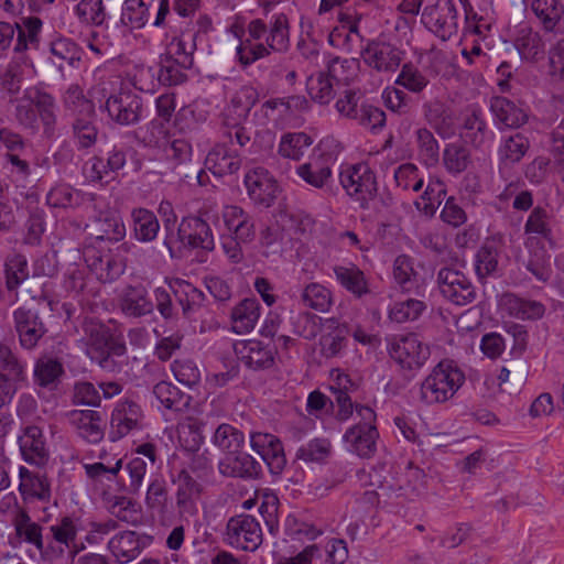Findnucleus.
I'll return each instance as SVG.
<instances>
[{
    "label": "nucleus",
    "mask_w": 564,
    "mask_h": 564,
    "mask_svg": "<svg viewBox=\"0 0 564 564\" xmlns=\"http://www.w3.org/2000/svg\"><path fill=\"white\" fill-rule=\"evenodd\" d=\"M14 118L32 134L37 133L40 119L44 137L51 139L55 135L57 123L55 98L35 86L28 87L22 97L17 99Z\"/></svg>",
    "instance_id": "nucleus-1"
},
{
    "label": "nucleus",
    "mask_w": 564,
    "mask_h": 564,
    "mask_svg": "<svg viewBox=\"0 0 564 564\" xmlns=\"http://www.w3.org/2000/svg\"><path fill=\"white\" fill-rule=\"evenodd\" d=\"M465 382L464 372L452 362L441 361L423 380L420 400L427 405L452 399Z\"/></svg>",
    "instance_id": "nucleus-2"
},
{
    "label": "nucleus",
    "mask_w": 564,
    "mask_h": 564,
    "mask_svg": "<svg viewBox=\"0 0 564 564\" xmlns=\"http://www.w3.org/2000/svg\"><path fill=\"white\" fill-rule=\"evenodd\" d=\"M265 42L267 46L262 43L253 44L250 39L241 41L236 56L243 68L270 55V50L285 52L289 48V22L285 14L273 17Z\"/></svg>",
    "instance_id": "nucleus-3"
},
{
    "label": "nucleus",
    "mask_w": 564,
    "mask_h": 564,
    "mask_svg": "<svg viewBox=\"0 0 564 564\" xmlns=\"http://www.w3.org/2000/svg\"><path fill=\"white\" fill-rule=\"evenodd\" d=\"M360 422L349 427L344 434L347 449L360 458H371L377 452L379 432L375 425L376 413L366 405L356 406Z\"/></svg>",
    "instance_id": "nucleus-4"
},
{
    "label": "nucleus",
    "mask_w": 564,
    "mask_h": 564,
    "mask_svg": "<svg viewBox=\"0 0 564 564\" xmlns=\"http://www.w3.org/2000/svg\"><path fill=\"white\" fill-rule=\"evenodd\" d=\"M458 1L459 0H436L435 3L426 6L423 9L421 22L442 41H447L457 34Z\"/></svg>",
    "instance_id": "nucleus-5"
},
{
    "label": "nucleus",
    "mask_w": 564,
    "mask_h": 564,
    "mask_svg": "<svg viewBox=\"0 0 564 564\" xmlns=\"http://www.w3.org/2000/svg\"><path fill=\"white\" fill-rule=\"evenodd\" d=\"M13 329L20 346L33 350L47 333V327L36 305L24 304L12 313Z\"/></svg>",
    "instance_id": "nucleus-6"
},
{
    "label": "nucleus",
    "mask_w": 564,
    "mask_h": 564,
    "mask_svg": "<svg viewBox=\"0 0 564 564\" xmlns=\"http://www.w3.org/2000/svg\"><path fill=\"white\" fill-rule=\"evenodd\" d=\"M437 284L441 294L455 305H467L476 299V288L470 279L460 270L443 267L437 273Z\"/></svg>",
    "instance_id": "nucleus-7"
},
{
    "label": "nucleus",
    "mask_w": 564,
    "mask_h": 564,
    "mask_svg": "<svg viewBox=\"0 0 564 564\" xmlns=\"http://www.w3.org/2000/svg\"><path fill=\"white\" fill-rule=\"evenodd\" d=\"M339 181L347 195L358 204L362 202L367 205V198H370L378 186L376 174L365 163L344 166Z\"/></svg>",
    "instance_id": "nucleus-8"
},
{
    "label": "nucleus",
    "mask_w": 564,
    "mask_h": 564,
    "mask_svg": "<svg viewBox=\"0 0 564 564\" xmlns=\"http://www.w3.org/2000/svg\"><path fill=\"white\" fill-rule=\"evenodd\" d=\"M102 109L120 126L137 124L143 112L142 98L131 90H120L107 98Z\"/></svg>",
    "instance_id": "nucleus-9"
},
{
    "label": "nucleus",
    "mask_w": 564,
    "mask_h": 564,
    "mask_svg": "<svg viewBox=\"0 0 564 564\" xmlns=\"http://www.w3.org/2000/svg\"><path fill=\"white\" fill-rule=\"evenodd\" d=\"M227 541L234 547L254 552L262 543L260 523L249 514L231 518L227 523Z\"/></svg>",
    "instance_id": "nucleus-10"
},
{
    "label": "nucleus",
    "mask_w": 564,
    "mask_h": 564,
    "mask_svg": "<svg viewBox=\"0 0 564 564\" xmlns=\"http://www.w3.org/2000/svg\"><path fill=\"white\" fill-rule=\"evenodd\" d=\"M24 26L21 28L18 23L15 26L8 22L0 21V54L9 48L13 41L15 31L17 42L14 52L20 53L29 48V45L37 43V36L42 28V21L39 18L31 17L24 19Z\"/></svg>",
    "instance_id": "nucleus-11"
},
{
    "label": "nucleus",
    "mask_w": 564,
    "mask_h": 564,
    "mask_svg": "<svg viewBox=\"0 0 564 564\" xmlns=\"http://www.w3.org/2000/svg\"><path fill=\"white\" fill-rule=\"evenodd\" d=\"M391 358L404 369H419L430 357V349L415 334H409L393 343Z\"/></svg>",
    "instance_id": "nucleus-12"
},
{
    "label": "nucleus",
    "mask_w": 564,
    "mask_h": 564,
    "mask_svg": "<svg viewBox=\"0 0 564 564\" xmlns=\"http://www.w3.org/2000/svg\"><path fill=\"white\" fill-rule=\"evenodd\" d=\"M250 445L267 464L272 475L282 474L286 465V458L283 445L275 435L260 432L251 433Z\"/></svg>",
    "instance_id": "nucleus-13"
},
{
    "label": "nucleus",
    "mask_w": 564,
    "mask_h": 564,
    "mask_svg": "<svg viewBox=\"0 0 564 564\" xmlns=\"http://www.w3.org/2000/svg\"><path fill=\"white\" fill-rule=\"evenodd\" d=\"M364 62L377 72H394L401 63V52L383 41H369L361 48Z\"/></svg>",
    "instance_id": "nucleus-14"
},
{
    "label": "nucleus",
    "mask_w": 564,
    "mask_h": 564,
    "mask_svg": "<svg viewBox=\"0 0 564 564\" xmlns=\"http://www.w3.org/2000/svg\"><path fill=\"white\" fill-rule=\"evenodd\" d=\"M87 267L100 282H110L124 271L122 260L116 258L110 250L102 251L96 247H87L84 251Z\"/></svg>",
    "instance_id": "nucleus-15"
},
{
    "label": "nucleus",
    "mask_w": 564,
    "mask_h": 564,
    "mask_svg": "<svg viewBox=\"0 0 564 564\" xmlns=\"http://www.w3.org/2000/svg\"><path fill=\"white\" fill-rule=\"evenodd\" d=\"M19 445L23 459L36 467H44L50 460V451L43 430L36 425L24 427L19 436Z\"/></svg>",
    "instance_id": "nucleus-16"
},
{
    "label": "nucleus",
    "mask_w": 564,
    "mask_h": 564,
    "mask_svg": "<svg viewBox=\"0 0 564 564\" xmlns=\"http://www.w3.org/2000/svg\"><path fill=\"white\" fill-rule=\"evenodd\" d=\"M238 359L249 369L263 370L273 366L275 351L260 340H241L234 345Z\"/></svg>",
    "instance_id": "nucleus-17"
},
{
    "label": "nucleus",
    "mask_w": 564,
    "mask_h": 564,
    "mask_svg": "<svg viewBox=\"0 0 564 564\" xmlns=\"http://www.w3.org/2000/svg\"><path fill=\"white\" fill-rule=\"evenodd\" d=\"M245 185L251 200L262 207H270L278 193L276 181L264 169H256L245 175Z\"/></svg>",
    "instance_id": "nucleus-18"
},
{
    "label": "nucleus",
    "mask_w": 564,
    "mask_h": 564,
    "mask_svg": "<svg viewBox=\"0 0 564 564\" xmlns=\"http://www.w3.org/2000/svg\"><path fill=\"white\" fill-rule=\"evenodd\" d=\"M218 470L225 477L258 479L261 476L262 466L242 448L235 454L224 456L218 463Z\"/></svg>",
    "instance_id": "nucleus-19"
},
{
    "label": "nucleus",
    "mask_w": 564,
    "mask_h": 564,
    "mask_svg": "<svg viewBox=\"0 0 564 564\" xmlns=\"http://www.w3.org/2000/svg\"><path fill=\"white\" fill-rule=\"evenodd\" d=\"M152 542L148 534L139 535L134 531H122L110 539L108 549L117 562L124 564L134 560Z\"/></svg>",
    "instance_id": "nucleus-20"
},
{
    "label": "nucleus",
    "mask_w": 564,
    "mask_h": 564,
    "mask_svg": "<svg viewBox=\"0 0 564 564\" xmlns=\"http://www.w3.org/2000/svg\"><path fill=\"white\" fill-rule=\"evenodd\" d=\"M459 134L466 144L475 149H480L494 137L484 113L479 109H473L464 117Z\"/></svg>",
    "instance_id": "nucleus-21"
},
{
    "label": "nucleus",
    "mask_w": 564,
    "mask_h": 564,
    "mask_svg": "<svg viewBox=\"0 0 564 564\" xmlns=\"http://www.w3.org/2000/svg\"><path fill=\"white\" fill-rule=\"evenodd\" d=\"M69 422L76 427L78 435L91 444L104 438V420L94 410H74L68 413Z\"/></svg>",
    "instance_id": "nucleus-22"
},
{
    "label": "nucleus",
    "mask_w": 564,
    "mask_h": 564,
    "mask_svg": "<svg viewBox=\"0 0 564 564\" xmlns=\"http://www.w3.org/2000/svg\"><path fill=\"white\" fill-rule=\"evenodd\" d=\"M241 156L238 150L218 144L208 152L205 165L216 176L230 175L240 169Z\"/></svg>",
    "instance_id": "nucleus-23"
},
{
    "label": "nucleus",
    "mask_w": 564,
    "mask_h": 564,
    "mask_svg": "<svg viewBox=\"0 0 564 564\" xmlns=\"http://www.w3.org/2000/svg\"><path fill=\"white\" fill-rule=\"evenodd\" d=\"M97 241L118 242L126 237V226L121 217L112 210L100 212L91 224Z\"/></svg>",
    "instance_id": "nucleus-24"
},
{
    "label": "nucleus",
    "mask_w": 564,
    "mask_h": 564,
    "mask_svg": "<svg viewBox=\"0 0 564 564\" xmlns=\"http://www.w3.org/2000/svg\"><path fill=\"white\" fill-rule=\"evenodd\" d=\"M501 306L512 317L522 321H536L544 316L545 305L535 300L520 297L513 293H505Z\"/></svg>",
    "instance_id": "nucleus-25"
},
{
    "label": "nucleus",
    "mask_w": 564,
    "mask_h": 564,
    "mask_svg": "<svg viewBox=\"0 0 564 564\" xmlns=\"http://www.w3.org/2000/svg\"><path fill=\"white\" fill-rule=\"evenodd\" d=\"M120 307L129 317H142L153 313L154 304L142 285H129L124 289Z\"/></svg>",
    "instance_id": "nucleus-26"
},
{
    "label": "nucleus",
    "mask_w": 564,
    "mask_h": 564,
    "mask_svg": "<svg viewBox=\"0 0 564 564\" xmlns=\"http://www.w3.org/2000/svg\"><path fill=\"white\" fill-rule=\"evenodd\" d=\"M333 271L337 282L357 299H361L370 292L364 271L356 264L335 265Z\"/></svg>",
    "instance_id": "nucleus-27"
},
{
    "label": "nucleus",
    "mask_w": 564,
    "mask_h": 564,
    "mask_svg": "<svg viewBox=\"0 0 564 564\" xmlns=\"http://www.w3.org/2000/svg\"><path fill=\"white\" fill-rule=\"evenodd\" d=\"M530 9L545 32H556L564 17V4L560 0H532Z\"/></svg>",
    "instance_id": "nucleus-28"
},
{
    "label": "nucleus",
    "mask_w": 564,
    "mask_h": 564,
    "mask_svg": "<svg viewBox=\"0 0 564 564\" xmlns=\"http://www.w3.org/2000/svg\"><path fill=\"white\" fill-rule=\"evenodd\" d=\"M19 490L22 496L47 501L51 497V484L41 471H31L26 467H20Z\"/></svg>",
    "instance_id": "nucleus-29"
},
{
    "label": "nucleus",
    "mask_w": 564,
    "mask_h": 564,
    "mask_svg": "<svg viewBox=\"0 0 564 564\" xmlns=\"http://www.w3.org/2000/svg\"><path fill=\"white\" fill-rule=\"evenodd\" d=\"M183 232H186V243L189 248H202L205 250L214 248L212 229L202 218L196 216L183 218Z\"/></svg>",
    "instance_id": "nucleus-30"
},
{
    "label": "nucleus",
    "mask_w": 564,
    "mask_h": 564,
    "mask_svg": "<svg viewBox=\"0 0 564 564\" xmlns=\"http://www.w3.org/2000/svg\"><path fill=\"white\" fill-rule=\"evenodd\" d=\"M490 110L497 121L507 128H519L528 119L525 111L506 97L492 98Z\"/></svg>",
    "instance_id": "nucleus-31"
},
{
    "label": "nucleus",
    "mask_w": 564,
    "mask_h": 564,
    "mask_svg": "<svg viewBox=\"0 0 564 564\" xmlns=\"http://www.w3.org/2000/svg\"><path fill=\"white\" fill-rule=\"evenodd\" d=\"M313 142V138L305 132H286L280 139L278 153L285 159L300 161Z\"/></svg>",
    "instance_id": "nucleus-32"
},
{
    "label": "nucleus",
    "mask_w": 564,
    "mask_h": 564,
    "mask_svg": "<svg viewBox=\"0 0 564 564\" xmlns=\"http://www.w3.org/2000/svg\"><path fill=\"white\" fill-rule=\"evenodd\" d=\"M260 316V306L256 299H245L232 308V329L236 333H248L253 329Z\"/></svg>",
    "instance_id": "nucleus-33"
},
{
    "label": "nucleus",
    "mask_w": 564,
    "mask_h": 564,
    "mask_svg": "<svg viewBox=\"0 0 564 564\" xmlns=\"http://www.w3.org/2000/svg\"><path fill=\"white\" fill-rule=\"evenodd\" d=\"M63 106L73 119L82 117H95V105L87 99L83 89L76 85H70L63 95Z\"/></svg>",
    "instance_id": "nucleus-34"
},
{
    "label": "nucleus",
    "mask_w": 564,
    "mask_h": 564,
    "mask_svg": "<svg viewBox=\"0 0 564 564\" xmlns=\"http://www.w3.org/2000/svg\"><path fill=\"white\" fill-rule=\"evenodd\" d=\"M131 217L137 240L151 242L158 237L160 224L153 212L145 208H135L132 210Z\"/></svg>",
    "instance_id": "nucleus-35"
},
{
    "label": "nucleus",
    "mask_w": 564,
    "mask_h": 564,
    "mask_svg": "<svg viewBox=\"0 0 564 564\" xmlns=\"http://www.w3.org/2000/svg\"><path fill=\"white\" fill-rule=\"evenodd\" d=\"M199 484L186 471L182 470L177 476L176 506L181 513L195 511L194 500L199 496Z\"/></svg>",
    "instance_id": "nucleus-36"
},
{
    "label": "nucleus",
    "mask_w": 564,
    "mask_h": 564,
    "mask_svg": "<svg viewBox=\"0 0 564 564\" xmlns=\"http://www.w3.org/2000/svg\"><path fill=\"white\" fill-rule=\"evenodd\" d=\"M213 444L224 454H235L245 446V434L231 424L223 423L214 432Z\"/></svg>",
    "instance_id": "nucleus-37"
},
{
    "label": "nucleus",
    "mask_w": 564,
    "mask_h": 564,
    "mask_svg": "<svg viewBox=\"0 0 564 564\" xmlns=\"http://www.w3.org/2000/svg\"><path fill=\"white\" fill-rule=\"evenodd\" d=\"M340 89L337 88L335 80L324 72L307 79V91L311 98L321 105H328Z\"/></svg>",
    "instance_id": "nucleus-38"
},
{
    "label": "nucleus",
    "mask_w": 564,
    "mask_h": 564,
    "mask_svg": "<svg viewBox=\"0 0 564 564\" xmlns=\"http://www.w3.org/2000/svg\"><path fill=\"white\" fill-rule=\"evenodd\" d=\"M47 203L53 207H77L86 202L93 200L91 194L74 189L69 185L62 184L53 187L47 194Z\"/></svg>",
    "instance_id": "nucleus-39"
},
{
    "label": "nucleus",
    "mask_w": 564,
    "mask_h": 564,
    "mask_svg": "<svg viewBox=\"0 0 564 564\" xmlns=\"http://www.w3.org/2000/svg\"><path fill=\"white\" fill-rule=\"evenodd\" d=\"M517 50L522 58L538 62L545 55V43L539 32L521 30L517 41Z\"/></svg>",
    "instance_id": "nucleus-40"
},
{
    "label": "nucleus",
    "mask_w": 564,
    "mask_h": 564,
    "mask_svg": "<svg viewBox=\"0 0 564 564\" xmlns=\"http://www.w3.org/2000/svg\"><path fill=\"white\" fill-rule=\"evenodd\" d=\"M296 173L315 188H322L332 175L329 166L323 162L321 156L311 158L308 162L299 165Z\"/></svg>",
    "instance_id": "nucleus-41"
},
{
    "label": "nucleus",
    "mask_w": 564,
    "mask_h": 564,
    "mask_svg": "<svg viewBox=\"0 0 564 564\" xmlns=\"http://www.w3.org/2000/svg\"><path fill=\"white\" fill-rule=\"evenodd\" d=\"M14 528L19 539L37 547H42L43 528L31 519L26 511L20 509L14 517Z\"/></svg>",
    "instance_id": "nucleus-42"
},
{
    "label": "nucleus",
    "mask_w": 564,
    "mask_h": 564,
    "mask_svg": "<svg viewBox=\"0 0 564 564\" xmlns=\"http://www.w3.org/2000/svg\"><path fill=\"white\" fill-rule=\"evenodd\" d=\"M95 117H82L73 119L72 131L78 150L93 148L98 139V128Z\"/></svg>",
    "instance_id": "nucleus-43"
},
{
    "label": "nucleus",
    "mask_w": 564,
    "mask_h": 564,
    "mask_svg": "<svg viewBox=\"0 0 564 564\" xmlns=\"http://www.w3.org/2000/svg\"><path fill=\"white\" fill-rule=\"evenodd\" d=\"M153 394L166 409L182 411L189 403V397L167 381H160L153 388Z\"/></svg>",
    "instance_id": "nucleus-44"
},
{
    "label": "nucleus",
    "mask_w": 564,
    "mask_h": 564,
    "mask_svg": "<svg viewBox=\"0 0 564 564\" xmlns=\"http://www.w3.org/2000/svg\"><path fill=\"white\" fill-rule=\"evenodd\" d=\"M358 61L355 58H333L327 65V74L335 80L337 88H345L357 77Z\"/></svg>",
    "instance_id": "nucleus-45"
},
{
    "label": "nucleus",
    "mask_w": 564,
    "mask_h": 564,
    "mask_svg": "<svg viewBox=\"0 0 564 564\" xmlns=\"http://www.w3.org/2000/svg\"><path fill=\"white\" fill-rule=\"evenodd\" d=\"M443 162L448 173L460 174L471 163L470 151L463 144L449 143L444 149Z\"/></svg>",
    "instance_id": "nucleus-46"
},
{
    "label": "nucleus",
    "mask_w": 564,
    "mask_h": 564,
    "mask_svg": "<svg viewBox=\"0 0 564 564\" xmlns=\"http://www.w3.org/2000/svg\"><path fill=\"white\" fill-rule=\"evenodd\" d=\"M529 148V139L521 133H514L502 140L499 148V158L505 163H518L525 155Z\"/></svg>",
    "instance_id": "nucleus-47"
},
{
    "label": "nucleus",
    "mask_w": 564,
    "mask_h": 564,
    "mask_svg": "<svg viewBox=\"0 0 564 564\" xmlns=\"http://www.w3.org/2000/svg\"><path fill=\"white\" fill-rule=\"evenodd\" d=\"M498 247L495 241H486L475 256V270L479 279L494 274L498 269Z\"/></svg>",
    "instance_id": "nucleus-48"
},
{
    "label": "nucleus",
    "mask_w": 564,
    "mask_h": 564,
    "mask_svg": "<svg viewBox=\"0 0 564 564\" xmlns=\"http://www.w3.org/2000/svg\"><path fill=\"white\" fill-rule=\"evenodd\" d=\"M0 378L20 384L25 379L24 365L8 346L0 345Z\"/></svg>",
    "instance_id": "nucleus-49"
},
{
    "label": "nucleus",
    "mask_w": 564,
    "mask_h": 564,
    "mask_svg": "<svg viewBox=\"0 0 564 564\" xmlns=\"http://www.w3.org/2000/svg\"><path fill=\"white\" fill-rule=\"evenodd\" d=\"M63 365L53 358H40L34 367V380L44 388H52L63 375Z\"/></svg>",
    "instance_id": "nucleus-50"
},
{
    "label": "nucleus",
    "mask_w": 564,
    "mask_h": 564,
    "mask_svg": "<svg viewBox=\"0 0 564 564\" xmlns=\"http://www.w3.org/2000/svg\"><path fill=\"white\" fill-rule=\"evenodd\" d=\"M425 310V302L409 297L394 303L389 316L397 323H405L417 319Z\"/></svg>",
    "instance_id": "nucleus-51"
},
{
    "label": "nucleus",
    "mask_w": 564,
    "mask_h": 564,
    "mask_svg": "<svg viewBox=\"0 0 564 564\" xmlns=\"http://www.w3.org/2000/svg\"><path fill=\"white\" fill-rule=\"evenodd\" d=\"M137 404L130 403L128 408L123 406L112 412L110 424L113 440L127 435L137 426Z\"/></svg>",
    "instance_id": "nucleus-52"
},
{
    "label": "nucleus",
    "mask_w": 564,
    "mask_h": 564,
    "mask_svg": "<svg viewBox=\"0 0 564 564\" xmlns=\"http://www.w3.org/2000/svg\"><path fill=\"white\" fill-rule=\"evenodd\" d=\"M50 534L52 539H55L61 545L67 550L70 556H75L77 549L75 545L77 529L74 521L69 517H64L61 522L50 527Z\"/></svg>",
    "instance_id": "nucleus-53"
},
{
    "label": "nucleus",
    "mask_w": 564,
    "mask_h": 564,
    "mask_svg": "<svg viewBox=\"0 0 564 564\" xmlns=\"http://www.w3.org/2000/svg\"><path fill=\"white\" fill-rule=\"evenodd\" d=\"M523 265L540 282H547L552 275L550 256L543 247L532 250Z\"/></svg>",
    "instance_id": "nucleus-54"
},
{
    "label": "nucleus",
    "mask_w": 564,
    "mask_h": 564,
    "mask_svg": "<svg viewBox=\"0 0 564 564\" xmlns=\"http://www.w3.org/2000/svg\"><path fill=\"white\" fill-rule=\"evenodd\" d=\"M149 20L148 7L142 0H126L121 11V23L131 29H141Z\"/></svg>",
    "instance_id": "nucleus-55"
},
{
    "label": "nucleus",
    "mask_w": 564,
    "mask_h": 564,
    "mask_svg": "<svg viewBox=\"0 0 564 564\" xmlns=\"http://www.w3.org/2000/svg\"><path fill=\"white\" fill-rule=\"evenodd\" d=\"M429 83V78L412 63H405L395 79L397 85L414 94L423 91Z\"/></svg>",
    "instance_id": "nucleus-56"
},
{
    "label": "nucleus",
    "mask_w": 564,
    "mask_h": 564,
    "mask_svg": "<svg viewBox=\"0 0 564 564\" xmlns=\"http://www.w3.org/2000/svg\"><path fill=\"white\" fill-rule=\"evenodd\" d=\"M75 13L80 22L95 26L101 25L107 17L102 0H80Z\"/></svg>",
    "instance_id": "nucleus-57"
},
{
    "label": "nucleus",
    "mask_w": 564,
    "mask_h": 564,
    "mask_svg": "<svg viewBox=\"0 0 564 564\" xmlns=\"http://www.w3.org/2000/svg\"><path fill=\"white\" fill-rule=\"evenodd\" d=\"M301 299L306 306L319 312L328 311L332 305L330 291L319 283L306 285Z\"/></svg>",
    "instance_id": "nucleus-58"
},
{
    "label": "nucleus",
    "mask_w": 564,
    "mask_h": 564,
    "mask_svg": "<svg viewBox=\"0 0 564 564\" xmlns=\"http://www.w3.org/2000/svg\"><path fill=\"white\" fill-rule=\"evenodd\" d=\"M29 276L28 261L22 254H13L6 262V286L14 291Z\"/></svg>",
    "instance_id": "nucleus-59"
},
{
    "label": "nucleus",
    "mask_w": 564,
    "mask_h": 564,
    "mask_svg": "<svg viewBox=\"0 0 564 564\" xmlns=\"http://www.w3.org/2000/svg\"><path fill=\"white\" fill-rule=\"evenodd\" d=\"M420 158L426 165L438 162L440 145L433 133L426 128H420L415 132Z\"/></svg>",
    "instance_id": "nucleus-60"
},
{
    "label": "nucleus",
    "mask_w": 564,
    "mask_h": 564,
    "mask_svg": "<svg viewBox=\"0 0 564 564\" xmlns=\"http://www.w3.org/2000/svg\"><path fill=\"white\" fill-rule=\"evenodd\" d=\"M330 454V442L326 438H314L303 444L295 457L306 463H322Z\"/></svg>",
    "instance_id": "nucleus-61"
},
{
    "label": "nucleus",
    "mask_w": 564,
    "mask_h": 564,
    "mask_svg": "<svg viewBox=\"0 0 564 564\" xmlns=\"http://www.w3.org/2000/svg\"><path fill=\"white\" fill-rule=\"evenodd\" d=\"M51 53L53 55L52 62L59 68L63 67L62 62H66L73 66L76 62L80 61V53L78 46L68 39H58L51 44Z\"/></svg>",
    "instance_id": "nucleus-62"
},
{
    "label": "nucleus",
    "mask_w": 564,
    "mask_h": 564,
    "mask_svg": "<svg viewBox=\"0 0 564 564\" xmlns=\"http://www.w3.org/2000/svg\"><path fill=\"white\" fill-rule=\"evenodd\" d=\"M550 216L547 212L543 207H534L525 224H524V234L527 235H538L541 238L546 240L552 237V229L549 223Z\"/></svg>",
    "instance_id": "nucleus-63"
},
{
    "label": "nucleus",
    "mask_w": 564,
    "mask_h": 564,
    "mask_svg": "<svg viewBox=\"0 0 564 564\" xmlns=\"http://www.w3.org/2000/svg\"><path fill=\"white\" fill-rule=\"evenodd\" d=\"M84 330L87 337V354L89 357L105 350L111 336L109 328L102 324L89 323L85 325Z\"/></svg>",
    "instance_id": "nucleus-64"
}]
</instances>
